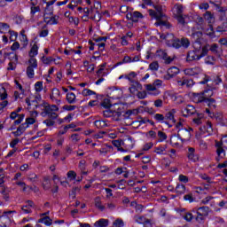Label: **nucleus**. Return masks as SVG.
I'll return each mask as SVG.
<instances>
[{"mask_svg":"<svg viewBox=\"0 0 227 227\" xmlns=\"http://www.w3.org/2000/svg\"><path fill=\"white\" fill-rule=\"evenodd\" d=\"M56 111H59V108L56 105H47L44 106L43 112L41 114L42 116H48L51 120H56L58 118Z\"/></svg>","mask_w":227,"mask_h":227,"instance_id":"1","label":"nucleus"},{"mask_svg":"<svg viewBox=\"0 0 227 227\" xmlns=\"http://www.w3.org/2000/svg\"><path fill=\"white\" fill-rule=\"evenodd\" d=\"M136 75H137V74H136V72H131L128 75L125 76V78L128 79L129 81V82L132 83L131 87H129L130 93H134V91H136V90H141V88H143V86L141 85V83H139V82L134 81V77H136Z\"/></svg>","mask_w":227,"mask_h":227,"instance_id":"2","label":"nucleus"},{"mask_svg":"<svg viewBox=\"0 0 227 227\" xmlns=\"http://www.w3.org/2000/svg\"><path fill=\"white\" fill-rule=\"evenodd\" d=\"M191 132H192V128H189V129L185 128H181L177 131V136L180 137L181 141L184 143V141L191 140Z\"/></svg>","mask_w":227,"mask_h":227,"instance_id":"3","label":"nucleus"},{"mask_svg":"<svg viewBox=\"0 0 227 227\" xmlns=\"http://www.w3.org/2000/svg\"><path fill=\"white\" fill-rule=\"evenodd\" d=\"M28 63L29 66L27 67V75L29 79H33L35 77V68L38 67V63L36 62V59H30Z\"/></svg>","mask_w":227,"mask_h":227,"instance_id":"4","label":"nucleus"},{"mask_svg":"<svg viewBox=\"0 0 227 227\" xmlns=\"http://www.w3.org/2000/svg\"><path fill=\"white\" fill-rule=\"evenodd\" d=\"M154 9L153 10H149V15L151 17H153L156 19V20H160V19H164L165 15L162 12V6L160 5H154Z\"/></svg>","mask_w":227,"mask_h":227,"instance_id":"5","label":"nucleus"},{"mask_svg":"<svg viewBox=\"0 0 227 227\" xmlns=\"http://www.w3.org/2000/svg\"><path fill=\"white\" fill-rule=\"evenodd\" d=\"M15 211H7L4 212V214L0 216V226L8 227L12 224V218L8 215V214H13Z\"/></svg>","mask_w":227,"mask_h":227,"instance_id":"6","label":"nucleus"},{"mask_svg":"<svg viewBox=\"0 0 227 227\" xmlns=\"http://www.w3.org/2000/svg\"><path fill=\"white\" fill-rule=\"evenodd\" d=\"M180 74V69L176 67H172L168 69L167 74L164 76L167 81H169V79H173L175 75H178Z\"/></svg>","mask_w":227,"mask_h":227,"instance_id":"7","label":"nucleus"},{"mask_svg":"<svg viewBox=\"0 0 227 227\" xmlns=\"http://www.w3.org/2000/svg\"><path fill=\"white\" fill-rule=\"evenodd\" d=\"M195 59H201L200 57V50H193L188 52L186 60L187 61H194Z\"/></svg>","mask_w":227,"mask_h":227,"instance_id":"8","label":"nucleus"},{"mask_svg":"<svg viewBox=\"0 0 227 227\" xmlns=\"http://www.w3.org/2000/svg\"><path fill=\"white\" fill-rule=\"evenodd\" d=\"M4 59H6V58H9V59L11 61L9 63L10 66H12V65L17 63V61H19V57H17V54L13 53V52H4Z\"/></svg>","mask_w":227,"mask_h":227,"instance_id":"9","label":"nucleus"},{"mask_svg":"<svg viewBox=\"0 0 227 227\" xmlns=\"http://www.w3.org/2000/svg\"><path fill=\"white\" fill-rule=\"evenodd\" d=\"M192 100L195 104H201V102H205V97L203 96V92L200 93H192Z\"/></svg>","mask_w":227,"mask_h":227,"instance_id":"10","label":"nucleus"},{"mask_svg":"<svg viewBox=\"0 0 227 227\" xmlns=\"http://www.w3.org/2000/svg\"><path fill=\"white\" fill-rule=\"evenodd\" d=\"M196 113V108H194L193 106L188 105L183 110L184 116L187 117L190 114H194Z\"/></svg>","mask_w":227,"mask_h":227,"instance_id":"11","label":"nucleus"},{"mask_svg":"<svg viewBox=\"0 0 227 227\" xmlns=\"http://www.w3.org/2000/svg\"><path fill=\"white\" fill-rule=\"evenodd\" d=\"M201 72V69L200 67H194V68H189L184 71L185 75H198Z\"/></svg>","mask_w":227,"mask_h":227,"instance_id":"12","label":"nucleus"},{"mask_svg":"<svg viewBox=\"0 0 227 227\" xmlns=\"http://www.w3.org/2000/svg\"><path fill=\"white\" fill-rule=\"evenodd\" d=\"M227 31V19L223 20L222 24L216 27L217 33H226Z\"/></svg>","mask_w":227,"mask_h":227,"instance_id":"13","label":"nucleus"},{"mask_svg":"<svg viewBox=\"0 0 227 227\" xmlns=\"http://www.w3.org/2000/svg\"><path fill=\"white\" fill-rule=\"evenodd\" d=\"M179 141H181V138L178 136V134H174V135L171 136V137H170V144L173 146H180Z\"/></svg>","mask_w":227,"mask_h":227,"instance_id":"14","label":"nucleus"},{"mask_svg":"<svg viewBox=\"0 0 227 227\" xmlns=\"http://www.w3.org/2000/svg\"><path fill=\"white\" fill-rule=\"evenodd\" d=\"M159 56H160V58H162V59L165 60V63H167V65H169V63H171V61H173V59H171V57L168 56V53H166V51H158Z\"/></svg>","mask_w":227,"mask_h":227,"instance_id":"15","label":"nucleus"},{"mask_svg":"<svg viewBox=\"0 0 227 227\" xmlns=\"http://www.w3.org/2000/svg\"><path fill=\"white\" fill-rule=\"evenodd\" d=\"M215 148H216V153L217 155L221 156V153H225L224 149L223 148V141H215Z\"/></svg>","mask_w":227,"mask_h":227,"instance_id":"16","label":"nucleus"},{"mask_svg":"<svg viewBox=\"0 0 227 227\" xmlns=\"http://www.w3.org/2000/svg\"><path fill=\"white\" fill-rule=\"evenodd\" d=\"M208 210H209L208 207H200L197 210V215H204L207 217V215H208Z\"/></svg>","mask_w":227,"mask_h":227,"instance_id":"17","label":"nucleus"},{"mask_svg":"<svg viewBox=\"0 0 227 227\" xmlns=\"http://www.w3.org/2000/svg\"><path fill=\"white\" fill-rule=\"evenodd\" d=\"M132 22H138L139 19H143V14L139 12H131Z\"/></svg>","mask_w":227,"mask_h":227,"instance_id":"18","label":"nucleus"},{"mask_svg":"<svg viewBox=\"0 0 227 227\" xmlns=\"http://www.w3.org/2000/svg\"><path fill=\"white\" fill-rule=\"evenodd\" d=\"M175 113H176V111L172 109L170 112L166 114L165 118L167 120H172L173 123H176V120H175Z\"/></svg>","mask_w":227,"mask_h":227,"instance_id":"19","label":"nucleus"},{"mask_svg":"<svg viewBox=\"0 0 227 227\" xmlns=\"http://www.w3.org/2000/svg\"><path fill=\"white\" fill-rule=\"evenodd\" d=\"M204 19L207 20L208 24H212V22L215 20V19L214 18V14H212V12H207L204 14Z\"/></svg>","mask_w":227,"mask_h":227,"instance_id":"20","label":"nucleus"},{"mask_svg":"<svg viewBox=\"0 0 227 227\" xmlns=\"http://www.w3.org/2000/svg\"><path fill=\"white\" fill-rule=\"evenodd\" d=\"M95 207L98 208V210H101V212L106 210V207L102 205V201H100V197L95 199Z\"/></svg>","mask_w":227,"mask_h":227,"instance_id":"21","label":"nucleus"},{"mask_svg":"<svg viewBox=\"0 0 227 227\" xmlns=\"http://www.w3.org/2000/svg\"><path fill=\"white\" fill-rule=\"evenodd\" d=\"M203 36V33L201 31H193L192 33V38H193L194 42H200V38Z\"/></svg>","mask_w":227,"mask_h":227,"instance_id":"22","label":"nucleus"},{"mask_svg":"<svg viewBox=\"0 0 227 227\" xmlns=\"http://www.w3.org/2000/svg\"><path fill=\"white\" fill-rule=\"evenodd\" d=\"M38 54V45H36V43H35L33 46H32V48H31V50H30V52H29V56H30V58H31V59H33V58H35V56H36Z\"/></svg>","mask_w":227,"mask_h":227,"instance_id":"23","label":"nucleus"},{"mask_svg":"<svg viewBox=\"0 0 227 227\" xmlns=\"http://www.w3.org/2000/svg\"><path fill=\"white\" fill-rule=\"evenodd\" d=\"M182 15H184V5H182V4L176 5L175 16L178 17V16H182Z\"/></svg>","mask_w":227,"mask_h":227,"instance_id":"24","label":"nucleus"},{"mask_svg":"<svg viewBox=\"0 0 227 227\" xmlns=\"http://www.w3.org/2000/svg\"><path fill=\"white\" fill-rule=\"evenodd\" d=\"M156 26H165V27H168V29H169V27H171V24L166 20H163L162 19H160L157 20V22L155 23Z\"/></svg>","mask_w":227,"mask_h":227,"instance_id":"25","label":"nucleus"},{"mask_svg":"<svg viewBox=\"0 0 227 227\" xmlns=\"http://www.w3.org/2000/svg\"><path fill=\"white\" fill-rule=\"evenodd\" d=\"M67 100L68 104H75V94L74 92L67 94Z\"/></svg>","mask_w":227,"mask_h":227,"instance_id":"26","label":"nucleus"},{"mask_svg":"<svg viewBox=\"0 0 227 227\" xmlns=\"http://www.w3.org/2000/svg\"><path fill=\"white\" fill-rule=\"evenodd\" d=\"M202 94L204 96V100L207 101V100L210 99V97H212L214 95V91L207 90L202 91Z\"/></svg>","mask_w":227,"mask_h":227,"instance_id":"27","label":"nucleus"},{"mask_svg":"<svg viewBox=\"0 0 227 227\" xmlns=\"http://www.w3.org/2000/svg\"><path fill=\"white\" fill-rule=\"evenodd\" d=\"M39 223H43L44 224L51 226L52 224V219L49 216H45L43 218L39 219Z\"/></svg>","mask_w":227,"mask_h":227,"instance_id":"28","label":"nucleus"},{"mask_svg":"<svg viewBox=\"0 0 227 227\" xmlns=\"http://www.w3.org/2000/svg\"><path fill=\"white\" fill-rule=\"evenodd\" d=\"M176 37L173 34H167L166 42L168 45H171Z\"/></svg>","mask_w":227,"mask_h":227,"instance_id":"29","label":"nucleus"},{"mask_svg":"<svg viewBox=\"0 0 227 227\" xmlns=\"http://www.w3.org/2000/svg\"><path fill=\"white\" fill-rule=\"evenodd\" d=\"M94 124L96 125L97 129H104L107 127V123L104 121H95Z\"/></svg>","mask_w":227,"mask_h":227,"instance_id":"30","label":"nucleus"},{"mask_svg":"<svg viewBox=\"0 0 227 227\" xmlns=\"http://www.w3.org/2000/svg\"><path fill=\"white\" fill-rule=\"evenodd\" d=\"M194 152H195V149L192 147H190L188 149V159H190V160L196 161V158L194 157Z\"/></svg>","mask_w":227,"mask_h":227,"instance_id":"31","label":"nucleus"},{"mask_svg":"<svg viewBox=\"0 0 227 227\" xmlns=\"http://www.w3.org/2000/svg\"><path fill=\"white\" fill-rule=\"evenodd\" d=\"M208 51H210L209 46L206 45L202 47V51L200 53H199V56L201 58H204V56H207L208 54Z\"/></svg>","mask_w":227,"mask_h":227,"instance_id":"32","label":"nucleus"},{"mask_svg":"<svg viewBox=\"0 0 227 227\" xmlns=\"http://www.w3.org/2000/svg\"><path fill=\"white\" fill-rule=\"evenodd\" d=\"M176 192L177 194H184V192H185V185L177 184L176 187Z\"/></svg>","mask_w":227,"mask_h":227,"instance_id":"33","label":"nucleus"},{"mask_svg":"<svg viewBox=\"0 0 227 227\" xmlns=\"http://www.w3.org/2000/svg\"><path fill=\"white\" fill-rule=\"evenodd\" d=\"M43 187L45 191H49V189H51V181H49V178L44 177Z\"/></svg>","mask_w":227,"mask_h":227,"instance_id":"34","label":"nucleus"},{"mask_svg":"<svg viewBox=\"0 0 227 227\" xmlns=\"http://www.w3.org/2000/svg\"><path fill=\"white\" fill-rule=\"evenodd\" d=\"M145 88H146L147 91H156L155 95H159V93H160L159 90H157V89L153 83L145 85Z\"/></svg>","mask_w":227,"mask_h":227,"instance_id":"35","label":"nucleus"},{"mask_svg":"<svg viewBox=\"0 0 227 227\" xmlns=\"http://www.w3.org/2000/svg\"><path fill=\"white\" fill-rule=\"evenodd\" d=\"M101 106L105 107V109H109L111 107V99L105 98L101 103Z\"/></svg>","mask_w":227,"mask_h":227,"instance_id":"36","label":"nucleus"},{"mask_svg":"<svg viewBox=\"0 0 227 227\" xmlns=\"http://www.w3.org/2000/svg\"><path fill=\"white\" fill-rule=\"evenodd\" d=\"M103 115L105 116V118H111V116H114V110L107 109L103 111Z\"/></svg>","mask_w":227,"mask_h":227,"instance_id":"37","label":"nucleus"},{"mask_svg":"<svg viewBox=\"0 0 227 227\" xmlns=\"http://www.w3.org/2000/svg\"><path fill=\"white\" fill-rule=\"evenodd\" d=\"M196 22L198 24V26H200V29H205V21L203 20L202 17H198L197 20H196Z\"/></svg>","mask_w":227,"mask_h":227,"instance_id":"38","label":"nucleus"},{"mask_svg":"<svg viewBox=\"0 0 227 227\" xmlns=\"http://www.w3.org/2000/svg\"><path fill=\"white\" fill-rule=\"evenodd\" d=\"M10 29V25L8 23H0V33H4Z\"/></svg>","mask_w":227,"mask_h":227,"instance_id":"39","label":"nucleus"},{"mask_svg":"<svg viewBox=\"0 0 227 227\" xmlns=\"http://www.w3.org/2000/svg\"><path fill=\"white\" fill-rule=\"evenodd\" d=\"M171 45H172V47H175V49H180V47H182L180 39H178V38L174 39Z\"/></svg>","mask_w":227,"mask_h":227,"instance_id":"40","label":"nucleus"},{"mask_svg":"<svg viewBox=\"0 0 227 227\" xmlns=\"http://www.w3.org/2000/svg\"><path fill=\"white\" fill-rule=\"evenodd\" d=\"M7 97H8V94L6 93V89L2 87L0 89V98H1V100H5V98H7Z\"/></svg>","mask_w":227,"mask_h":227,"instance_id":"41","label":"nucleus"},{"mask_svg":"<svg viewBox=\"0 0 227 227\" xmlns=\"http://www.w3.org/2000/svg\"><path fill=\"white\" fill-rule=\"evenodd\" d=\"M150 70H153V72H157L159 70V63L157 61H154L149 65Z\"/></svg>","mask_w":227,"mask_h":227,"instance_id":"42","label":"nucleus"},{"mask_svg":"<svg viewBox=\"0 0 227 227\" xmlns=\"http://www.w3.org/2000/svg\"><path fill=\"white\" fill-rule=\"evenodd\" d=\"M205 130H207V132H208V134H212V132H214V129L212 128V122L207 121L206 123V126L204 127Z\"/></svg>","mask_w":227,"mask_h":227,"instance_id":"43","label":"nucleus"},{"mask_svg":"<svg viewBox=\"0 0 227 227\" xmlns=\"http://www.w3.org/2000/svg\"><path fill=\"white\" fill-rule=\"evenodd\" d=\"M35 91L40 92L42 90H43V82H37L35 84Z\"/></svg>","mask_w":227,"mask_h":227,"instance_id":"44","label":"nucleus"},{"mask_svg":"<svg viewBox=\"0 0 227 227\" xmlns=\"http://www.w3.org/2000/svg\"><path fill=\"white\" fill-rule=\"evenodd\" d=\"M82 95H83V97H88L90 95H96L95 91L90 90V89H84L82 92Z\"/></svg>","mask_w":227,"mask_h":227,"instance_id":"45","label":"nucleus"},{"mask_svg":"<svg viewBox=\"0 0 227 227\" xmlns=\"http://www.w3.org/2000/svg\"><path fill=\"white\" fill-rule=\"evenodd\" d=\"M206 33L208 36H214L215 32L212 24H208V28L206 30Z\"/></svg>","mask_w":227,"mask_h":227,"instance_id":"46","label":"nucleus"},{"mask_svg":"<svg viewBox=\"0 0 227 227\" xmlns=\"http://www.w3.org/2000/svg\"><path fill=\"white\" fill-rule=\"evenodd\" d=\"M43 123H45L47 127H54V123H56V121H54V119L49 118L44 120Z\"/></svg>","mask_w":227,"mask_h":227,"instance_id":"47","label":"nucleus"},{"mask_svg":"<svg viewBox=\"0 0 227 227\" xmlns=\"http://www.w3.org/2000/svg\"><path fill=\"white\" fill-rule=\"evenodd\" d=\"M176 19L178 24H180L183 27L185 26V18L184 17V15L176 16Z\"/></svg>","mask_w":227,"mask_h":227,"instance_id":"48","label":"nucleus"},{"mask_svg":"<svg viewBox=\"0 0 227 227\" xmlns=\"http://www.w3.org/2000/svg\"><path fill=\"white\" fill-rule=\"evenodd\" d=\"M135 221L138 224H143L146 223V218H145V216H135Z\"/></svg>","mask_w":227,"mask_h":227,"instance_id":"49","label":"nucleus"},{"mask_svg":"<svg viewBox=\"0 0 227 227\" xmlns=\"http://www.w3.org/2000/svg\"><path fill=\"white\" fill-rule=\"evenodd\" d=\"M25 123L27 124L26 127H29V125H34V123H36V120H35L33 117H28L26 119Z\"/></svg>","mask_w":227,"mask_h":227,"instance_id":"50","label":"nucleus"},{"mask_svg":"<svg viewBox=\"0 0 227 227\" xmlns=\"http://www.w3.org/2000/svg\"><path fill=\"white\" fill-rule=\"evenodd\" d=\"M98 224L100 227H107V224H109V221L106 219H100L98 221Z\"/></svg>","mask_w":227,"mask_h":227,"instance_id":"51","label":"nucleus"},{"mask_svg":"<svg viewBox=\"0 0 227 227\" xmlns=\"http://www.w3.org/2000/svg\"><path fill=\"white\" fill-rule=\"evenodd\" d=\"M206 104H207L208 107H214L215 108V99L210 98V99H206Z\"/></svg>","mask_w":227,"mask_h":227,"instance_id":"52","label":"nucleus"},{"mask_svg":"<svg viewBox=\"0 0 227 227\" xmlns=\"http://www.w3.org/2000/svg\"><path fill=\"white\" fill-rule=\"evenodd\" d=\"M180 42H181V47H185V48L189 47V45L191 43L189 42V39H187V38H183Z\"/></svg>","mask_w":227,"mask_h":227,"instance_id":"53","label":"nucleus"},{"mask_svg":"<svg viewBox=\"0 0 227 227\" xmlns=\"http://www.w3.org/2000/svg\"><path fill=\"white\" fill-rule=\"evenodd\" d=\"M158 137H160V141H166L168 139V136L162 131H158Z\"/></svg>","mask_w":227,"mask_h":227,"instance_id":"54","label":"nucleus"},{"mask_svg":"<svg viewBox=\"0 0 227 227\" xmlns=\"http://www.w3.org/2000/svg\"><path fill=\"white\" fill-rule=\"evenodd\" d=\"M59 19V16H51L50 18V22L49 23L51 26H52V24H58V20Z\"/></svg>","mask_w":227,"mask_h":227,"instance_id":"55","label":"nucleus"},{"mask_svg":"<svg viewBox=\"0 0 227 227\" xmlns=\"http://www.w3.org/2000/svg\"><path fill=\"white\" fill-rule=\"evenodd\" d=\"M139 123H151L153 126L155 125V122H153V121L146 118H140Z\"/></svg>","mask_w":227,"mask_h":227,"instance_id":"56","label":"nucleus"},{"mask_svg":"<svg viewBox=\"0 0 227 227\" xmlns=\"http://www.w3.org/2000/svg\"><path fill=\"white\" fill-rule=\"evenodd\" d=\"M113 227H123V220H120V219L115 220Z\"/></svg>","mask_w":227,"mask_h":227,"instance_id":"57","label":"nucleus"},{"mask_svg":"<svg viewBox=\"0 0 227 227\" xmlns=\"http://www.w3.org/2000/svg\"><path fill=\"white\" fill-rule=\"evenodd\" d=\"M184 82L187 88H192V86H194V81L192 79H188V80L184 79Z\"/></svg>","mask_w":227,"mask_h":227,"instance_id":"58","label":"nucleus"},{"mask_svg":"<svg viewBox=\"0 0 227 227\" xmlns=\"http://www.w3.org/2000/svg\"><path fill=\"white\" fill-rule=\"evenodd\" d=\"M26 129H27L26 122L22 123L18 127L19 132H21V134L23 132H26Z\"/></svg>","mask_w":227,"mask_h":227,"instance_id":"59","label":"nucleus"},{"mask_svg":"<svg viewBox=\"0 0 227 227\" xmlns=\"http://www.w3.org/2000/svg\"><path fill=\"white\" fill-rule=\"evenodd\" d=\"M11 36H10V40H12V42H15V40H17V35L18 34L15 31H9Z\"/></svg>","mask_w":227,"mask_h":227,"instance_id":"60","label":"nucleus"},{"mask_svg":"<svg viewBox=\"0 0 227 227\" xmlns=\"http://www.w3.org/2000/svg\"><path fill=\"white\" fill-rule=\"evenodd\" d=\"M217 44L214 43L211 46H209V51H211V52H213L214 54H217Z\"/></svg>","mask_w":227,"mask_h":227,"instance_id":"61","label":"nucleus"},{"mask_svg":"<svg viewBox=\"0 0 227 227\" xmlns=\"http://www.w3.org/2000/svg\"><path fill=\"white\" fill-rule=\"evenodd\" d=\"M24 114L19 115V119L14 121V125H20L22 120H24Z\"/></svg>","mask_w":227,"mask_h":227,"instance_id":"62","label":"nucleus"},{"mask_svg":"<svg viewBox=\"0 0 227 227\" xmlns=\"http://www.w3.org/2000/svg\"><path fill=\"white\" fill-rule=\"evenodd\" d=\"M69 22H74V26H79V18L69 17Z\"/></svg>","mask_w":227,"mask_h":227,"instance_id":"63","label":"nucleus"},{"mask_svg":"<svg viewBox=\"0 0 227 227\" xmlns=\"http://www.w3.org/2000/svg\"><path fill=\"white\" fill-rule=\"evenodd\" d=\"M51 93L55 97H57V98H58V97H61V92H59V90L57 88L52 89Z\"/></svg>","mask_w":227,"mask_h":227,"instance_id":"64","label":"nucleus"}]
</instances>
